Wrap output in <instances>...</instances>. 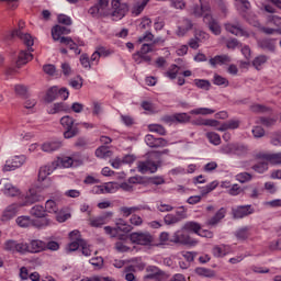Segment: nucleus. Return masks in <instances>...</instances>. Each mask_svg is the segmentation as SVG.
Wrapping results in <instances>:
<instances>
[{"instance_id":"obj_1","label":"nucleus","mask_w":281,"mask_h":281,"mask_svg":"<svg viewBox=\"0 0 281 281\" xmlns=\"http://www.w3.org/2000/svg\"><path fill=\"white\" fill-rule=\"evenodd\" d=\"M45 241L41 239H32L30 244L8 239L3 244L4 251H9L10 254H20L21 256H25V254H41V251H45Z\"/></svg>"},{"instance_id":"obj_2","label":"nucleus","mask_w":281,"mask_h":281,"mask_svg":"<svg viewBox=\"0 0 281 281\" xmlns=\"http://www.w3.org/2000/svg\"><path fill=\"white\" fill-rule=\"evenodd\" d=\"M23 27H25V23L20 22L19 30H14L11 34L3 36L2 41H12L14 36H18V38L22 41L26 47H29V52H34V48H32L34 46V37H32L29 33H22L21 30H23Z\"/></svg>"},{"instance_id":"obj_3","label":"nucleus","mask_w":281,"mask_h":281,"mask_svg":"<svg viewBox=\"0 0 281 281\" xmlns=\"http://www.w3.org/2000/svg\"><path fill=\"white\" fill-rule=\"evenodd\" d=\"M130 240L134 245L148 247L155 243V237L149 232H134L130 234Z\"/></svg>"},{"instance_id":"obj_4","label":"nucleus","mask_w":281,"mask_h":281,"mask_svg":"<svg viewBox=\"0 0 281 281\" xmlns=\"http://www.w3.org/2000/svg\"><path fill=\"white\" fill-rule=\"evenodd\" d=\"M109 0H99L97 4L91 7L88 12L94 19H101V16L109 15Z\"/></svg>"},{"instance_id":"obj_5","label":"nucleus","mask_w":281,"mask_h":281,"mask_svg":"<svg viewBox=\"0 0 281 281\" xmlns=\"http://www.w3.org/2000/svg\"><path fill=\"white\" fill-rule=\"evenodd\" d=\"M171 241L180 245H189L190 247H194L199 243L196 239H192L183 227L173 234Z\"/></svg>"},{"instance_id":"obj_6","label":"nucleus","mask_w":281,"mask_h":281,"mask_svg":"<svg viewBox=\"0 0 281 281\" xmlns=\"http://www.w3.org/2000/svg\"><path fill=\"white\" fill-rule=\"evenodd\" d=\"M112 16L114 21H120L126 16L128 4L122 3V0H112Z\"/></svg>"},{"instance_id":"obj_7","label":"nucleus","mask_w":281,"mask_h":281,"mask_svg":"<svg viewBox=\"0 0 281 281\" xmlns=\"http://www.w3.org/2000/svg\"><path fill=\"white\" fill-rule=\"evenodd\" d=\"M249 148L240 143H232L222 147V153L225 155H247Z\"/></svg>"},{"instance_id":"obj_8","label":"nucleus","mask_w":281,"mask_h":281,"mask_svg":"<svg viewBox=\"0 0 281 281\" xmlns=\"http://www.w3.org/2000/svg\"><path fill=\"white\" fill-rule=\"evenodd\" d=\"M200 4H193L190 9L191 16H195V19H201V16H205V14H212V10L210 4L205 3V0H199Z\"/></svg>"},{"instance_id":"obj_9","label":"nucleus","mask_w":281,"mask_h":281,"mask_svg":"<svg viewBox=\"0 0 281 281\" xmlns=\"http://www.w3.org/2000/svg\"><path fill=\"white\" fill-rule=\"evenodd\" d=\"M256 159L268 161L271 166H281V151L278 153H258Z\"/></svg>"},{"instance_id":"obj_10","label":"nucleus","mask_w":281,"mask_h":281,"mask_svg":"<svg viewBox=\"0 0 281 281\" xmlns=\"http://www.w3.org/2000/svg\"><path fill=\"white\" fill-rule=\"evenodd\" d=\"M203 21L207 25L209 30L215 34V36H220L221 24H218V21L212 16V13H205Z\"/></svg>"},{"instance_id":"obj_11","label":"nucleus","mask_w":281,"mask_h":281,"mask_svg":"<svg viewBox=\"0 0 281 281\" xmlns=\"http://www.w3.org/2000/svg\"><path fill=\"white\" fill-rule=\"evenodd\" d=\"M25 164V156H14L12 160H8L3 167V172H12L16 168H21Z\"/></svg>"},{"instance_id":"obj_12","label":"nucleus","mask_w":281,"mask_h":281,"mask_svg":"<svg viewBox=\"0 0 281 281\" xmlns=\"http://www.w3.org/2000/svg\"><path fill=\"white\" fill-rule=\"evenodd\" d=\"M0 186L3 187L2 192L3 194H5V196H19V194H21V191L19 190V188L10 183L9 179L4 178L0 180Z\"/></svg>"},{"instance_id":"obj_13","label":"nucleus","mask_w":281,"mask_h":281,"mask_svg":"<svg viewBox=\"0 0 281 281\" xmlns=\"http://www.w3.org/2000/svg\"><path fill=\"white\" fill-rule=\"evenodd\" d=\"M52 175V168L49 166L41 167L37 180L42 182V188H49L52 180L48 178Z\"/></svg>"},{"instance_id":"obj_14","label":"nucleus","mask_w":281,"mask_h":281,"mask_svg":"<svg viewBox=\"0 0 281 281\" xmlns=\"http://www.w3.org/2000/svg\"><path fill=\"white\" fill-rule=\"evenodd\" d=\"M233 218H245L246 216H250L254 214L255 210L251 207L250 204L248 205H240L232 210Z\"/></svg>"},{"instance_id":"obj_15","label":"nucleus","mask_w":281,"mask_h":281,"mask_svg":"<svg viewBox=\"0 0 281 281\" xmlns=\"http://www.w3.org/2000/svg\"><path fill=\"white\" fill-rule=\"evenodd\" d=\"M224 27L226 32L234 34L235 36H249V34H247V31L243 29V25L240 24V22H237L235 24L226 23L224 24Z\"/></svg>"},{"instance_id":"obj_16","label":"nucleus","mask_w":281,"mask_h":281,"mask_svg":"<svg viewBox=\"0 0 281 281\" xmlns=\"http://www.w3.org/2000/svg\"><path fill=\"white\" fill-rule=\"evenodd\" d=\"M19 207H22V206L21 204H16V203H13L7 206L2 213L1 221L3 222L12 221V218H14V216H16L19 212Z\"/></svg>"},{"instance_id":"obj_17","label":"nucleus","mask_w":281,"mask_h":281,"mask_svg":"<svg viewBox=\"0 0 281 281\" xmlns=\"http://www.w3.org/2000/svg\"><path fill=\"white\" fill-rule=\"evenodd\" d=\"M225 214H227V210H225V207H221L215 214L214 216H212L211 218H209L206 221V225L207 227H216V225L218 223H221V221H223V218H225Z\"/></svg>"},{"instance_id":"obj_18","label":"nucleus","mask_w":281,"mask_h":281,"mask_svg":"<svg viewBox=\"0 0 281 281\" xmlns=\"http://www.w3.org/2000/svg\"><path fill=\"white\" fill-rule=\"evenodd\" d=\"M32 50H30V47H27V50H21L16 60V67H23V65H27V63H30V60H32L34 58V55H32V53H30Z\"/></svg>"},{"instance_id":"obj_19","label":"nucleus","mask_w":281,"mask_h":281,"mask_svg":"<svg viewBox=\"0 0 281 281\" xmlns=\"http://www.w3.org/2000/svg\"><path fill=\"white\" fill-rule=\"evenodd\" d=\"M194 24H192V20L190 19H183L181 21V25L178 26V30L176 32L177 36H186L190 30H192Z\"/></svg>"},{"instance_id":"obj_20","label":"nucleus","mask_w":281,"mask_h":281,"mask_svg":"<svg viewBox=\"0 0 281 281\" xmlns=\"http://www.w3.org/2000/svg\"><path fill=\"white\" fill-rule=\"evenodd\" d=\"M157 164L155 161L146 160L138 164V171L142 172V175H146V172L154 173L157 170Z\"/></svg>"},{"instance_id":"obj_21","label":"nucleus","mask_w":281,"mask_h":281,"mask_svg":"<svg viewBox=\"0 0 281 281\" xmlns=\"http://www.w3.org/2000/svg\"><path fill=\"white\" fill-rule=\"evenodd\" d=\"M60 148H63V142L60 140H50L42 145V150L44 153H54L56 150H60Z\"/></svg>"},{"instance_id":"obj_22","label":"nucleus","mask_w":281,"mask_h":281,"mask_svg":"<svg viewBox=\"0 0 281 281\" xmlns=\"http://www.w3.org/2000/svg\"><path fill=\"white\" fill-rule=\"evenodd\" d=\"M71 109L64 102L55 103L48 109L49 115H56V113H69Z\"/></svg>"},{"instance_id":"obj_23","label":"nucleus","mask_w":281,"mask_h":281,"mask_svg":"<svg viewBox=\"0 0 281 281\" xmlns=\"http://www.w3.org/2000/svg\"><path fill=\"white\" fill-rule=\"evenodd\" d=\"M147 272L148 274L145 277L147 280H161L164 278V271L155 266H149Z\"/></svg>"},{"instance_id":"obj_24","label":"nucleus","mask_w":281,"mask_h":281,"mask_svg":"<svg viewBox=\"0 0 281 281\" xmlns=\"http://www.w3.org/2000/svg\"><path fill=\"white\" fill-rule=\"evenodd\" d=\"M63 34H71V30L58 24L52 29L53 41H58Z\"/></svg>"},{"instance_id":"obj_25","label":"nucleus","mask_w":281,"mask_h":281,"mask_svg":"<svg viewBox=\"0 0 281 281\" xmlns=\"http://www.w3.org/2000/svg\"><path fill=\"white\" fill-rule=\"evenodd\" d=\"M211 67H216V65H227L232 63V57L228 55H217L209 60Z\"/></svg>"},{"instance_id":"obj_26","label":"nucleus","mask_w":281,"mask_h":281,"mask_svg":"<svg viewBox=\"0 0 281 281\" xmlns=\"http://www.w3.org/2000/svg\"><path fill=\"white\" fill-rule=\"evenodd\" d=\"M240 121L238 120H229L225 123H223L220 127H216V131L225 132V131H236V128H239Z\"/></svg>"},{"instance_id":"obj_27","label":"nucleus","mask_w":281,"mask_h":281,"mask_svg":"<svg viewBox=\"0 0 281 281\" xmlns=\"http://www.w3.org/2000/svg\"><path fill=\"white\" fill-rule=\"evenodd\" d=\"M64 137L65 139H71L72 137L78 136L80 133V130L78 128V124L74 123L72 125H68L67 127H64Z\"/></svg>"},{"instance_id":"obj_28","label":"nucleus","mask_w":281,"mask_h":281,"mask_svg":"<svg viewBox=\"0 0 281 281\" xmlns=\"http://www.w3.org/2000/svg\"><path fill=\"white\" fill-rule=\"evenodd\" d=\"M258 47L266 52H276V41L269 38L258 41Z\"/></svg>"},{"instance_id":"obj_29","label":"nucleus","mask_w":281,"mask_h":281,"mask_svg":"<svg viewBox=\"0 0 281 281\" xmlns=\"http://www.w3.org/2000/svg\"><path fill=\"white\" fill-rule=\"evenodd\" d=\"M37 201H41V195L38 193L34 192V190H30L29 193L25 195L24 203L20 204L22 207L25 205H32L33 203H37Z\"/></svg>"},{"instance_id":"obj_30","label":"nucleus","mask_w":281,"mask_h":281,"mask_svg":"<svg viewBox=\"0 0 281 281\" xmlns=\"http://www.w3.org/2000/svg\"><path fill=\"white\" fill-rule=\"evenodd\" d=\"M31 216H35V218H45L47 216V211L43 207V205H35L30 211Z\"/></svg>"},{"instance_id":"obj_31","label":"nucleus","mask_w":281,"mask_h":281,"mask_svg":"<svg viewBox=\"0 0 281 281\" xmlns=\"http://www.w3.org/2000/svg\"><path fill=\"white\" fill-rule=\"evenodd\" d=\"M113 155V151L109 149V146H100L95 150V157H99L100 159H106L108 157H111Z\"/></svg>"},{"instance_id":"obj_32","label":"nucleus","mask_w":281,"mask_h":281,"mask_svg":"<svg viewBox=\"0 0 281 281\" xmlns=\"http://www.w3.org/2000/svg\"><path fill=\"white\" fill-rule=\"evenodd\" d=\"M182 229H186V232H193V234H198L201 232V224L198 222H187Z\"/></svg>"},{"instance_id":"obj_33","label":"nucleus","mask_w":281,"mask_h":281,"mask_svg":"<svg viewBox=\"0 0 281 281\" xmlns=\"http://www.w3.org/2000/svg\"><path fill=\"white\" fill-rule=\"evenodd\" d=\"M146 5H148V0H142L136 2L133 5L132 13L135 14V16H139V14L144 12V9L146 8Z\"/></svg>"},{"instance_id":"obj_34","label":"nucleus","mask_w":281,"mask_h":281,"mask_svg":"<svg viewBox=\"0 0 281 281\" xmlns=\"http://www.w3.org/2000/svg\"><path fill=\"white\" fill-rule=\"evenodd\" d=\"M15 223L19 227H32V225H34V220L30 218V216H19L15 220Z\"/></svg>"},{"instance_id":"obj_35","label":"nucleus","mask_w":281,"mask_h":281,"mask_svg":"<svg viewBox=\"0 0 281 281\" xmlns=\"http://www.w3.org/2000/svg\"><path fill=\"white\" fill-rule=\"evenodd\" d=\"M252 170H255V172H258L259 175H265V172L269 170V161L265 160L257 162L252 166Z\"/></svg>"},{"instance_id":"obj_36","label":"nucleus","mask_w":281,"mask_h":281,"mask_svg":"<svg viewBox=\"0 0 281 281\" xmlns=\"http://www.w3.org/2000/svg\"><path fill=\"white\" fill-rule=\"evenodd\" d=\"M193 82L198 89H202L203 91H210L212 88V83L207 79H194Z\"/></svg>"},{"instance_id":"obj_37","label":"nucleus","mask_w":281,"mask_h":281,"mask_svg":"<svg viewBox=\"0 0 281 281\" xmlns=\"http://www.w3.org/2000/svg\"><path fill=\"white\" fill-rule=\"evenodd\" d=\"M52 225V220L47 218V216L42 217V220H33V227L37 229H43V227H49Z\"/></svg>"},{"instance_id":"obj_38","label":"nucleus","mask_w":281,"mask_h":281,"mask_svg":"<svg viewBox=\"0 0 281 281\" xmlns=\"http://www.w3.org/2000/svg\"><path fill=\"white\" fill-rule=\"evenodd\" d=\"M214 113H216V110L210 108H198L190 111L191 115H212Z\"/></svg>"},{"instance_id":"obj_39","label":"nucleus","mask_w":281,"mask_h":281,"mask_svg":"<svg viewBox=\"0 0 281 281\" xmlns=\"http://www.w3.org/2000/svg\"><path fill=\"white\" fill-rule=\"evenodd\" d=\"M235 236H236L237 240H247V238H249V236H250L249 227L245 226V227L237 229L235 232Z\"/></svg>"},{"instance_id":"obj_40","label":"nucleus","mask_w":281,"mask_h":281,"mask_svg":"<svg viewBox=\"0 0 281 281\" xmlns=\"http://www.w3.org/2000/svg\"><path fill=\"white\" fill-rule=\"evenodd\" d=\"M92 191L94 194H104L113 192V184H105V186H95L93 187Z\"/></svg>"},{"instance_id":"obj_41","label":"nucleus","mask_w":281,"mask_h":281,"mask_svg":"<svg viewBox=\"0 0 281 281\" xmlns=\"http://www.w3.org/2000/svg\"><path fill=\"white\" fill-rule=\"evenodd\" d=\"M90 227H102L106 225V216H98L89 220Z\"/></svg>"},{"instance_id":"obj_42","label":"nucleus","mask_w":281,"mask_h":281,"mask_svg":"<svg viewBox=\"0 0 281 281\" xmlns=\"http://www.w3.org/2000/svg\"><path fill=\"white\" fill-rule=\"evenodd\" d=\"M206 138L209 139L210 144H213V146H221V135H218L216 132H207Z\"/></svg>"},{"instance_id":"obj_43","label":"nucleus","mask_w":281,"mask_h":281,"mask_svg":"<svg viewBox=\"0 0 281 281\" xmlns=\"http://www.w3.org/2000/svg\"><path fill=\"white\" fill-rule=\"evenodd\" d=\"M54 100H58V87L50 88L46 93V102L52 103Z\"/></svg>"},{"instance_id":"obj_44","label":"nucleus","mask_w":281,"mask_h":281,"mask_svg":"<svg viewBox=\"0 0 281 281\" xmlns=\"http://www.w3.org/2000/svg\"><path fill=\"white\" fill-rule=\"evenodd\" d=\"M213 85L217 87H229V80L221 75H214L213 77Z\"/></svg>"},{"instance_id":"obj_45","label":"nucleus","mask_w":281,"mask_h":281,"mask_svg":"<svg viewBox=\"0 0 281 281\" xmlns=\"http://www.w3.org/2000/svg\"><path fill=\"white\" fill-rule=\"evenodd\" d=\"M267 60H269V57H267L266 55H259L252 60V66L255 67V69L260 71V67H262V65H265Z\"/></svg>"},{"instance_id":"obj_46","label":"nucleus","mask_w":281,"mask_h":281,"mask_svg":"<svg viewBox=\"0 0 281 281\" xmlns=\"http://www.w3.org/2000/svg\"><path fill=\"white\" fill-rule=\"evenodd\" d=\"M213 256H215V258H223V257L227 256V248L225 247V245L214 246L213 247Z\"/></svg>"},{"instance_id":"obj_47","label":"nucleus","mask_w":281,"mask_h":281,"mask_svg":"<svg viewBox=\"0 0 281 281\" xmlns=\"http://www.w3.org/2000/svg\"><path fill=\"white\" fill-rule=\"evenodd\" d=\"M82 245H85V239H82V238L72 239V241L68 246V250L69 251H78V249H80L82 247Z\"/></svg>"},{"instance_id":"obj_48","label":"nucleus","mask_w":281,"mask_h":281,"mask_svg":"<svg viewBox=\"0 0 281 281\" xmlns=\"http://www.w3.org/2000/svg\"><path fill=\"white\" fill-rule=\"evenodd\" d=\"M195 124H198V126H213L214 128H216L218 127L221 122H218L217 120H198Z\"/></svg>"},{"instance_id":"obj_49","label":"nucleus","mask_w":281,"mask_h":281,"mask_svg":"<svg viewBox=\"0 0 281 281\" xmlns=\"http://www.w3.org/2000/svg\"><path fill=\"white\" fill-rule=\"evenodd\" d=\"M159 43V40H154L151 44H143L140 47V50H138L139 54H150V52L154 50L155 45Z\"/></svg>"},{"instance_id":"obj_50","label":"nucleus","mask_w":281,"mask_h":281,"mask_svg":"<svg viewBox=\"0 0 281 281\" xmlns=\"http://www.w3.org/2000/svg\"><path fill=\"white\" fill-rule=\"evenodd\" d=\"M195 273L204 278H214V270L207 268H196Z\"/></svg>"},{"instance_id":"obj_51","label":"nucleus","mask_w":281,"mask_h":281,"mask_svg":"<svg viewBox=\"0 0 281 281\" xmlns=\"http://www.w3.org/2000/svg\"><path fill=\"white\" fill-rule=\"evenodd\" d=\"M44 210L49 214H56V212H58V205H56V202L54 200H48L45 204Z\"/></svg>"},{"instance_id":"obj_52","label":"nucleus","mask_w":281,"mask_h":281,"mask_svg":"<svg viewBox=\"0 0 281 281\" xmlns=\"http://www.w3.org/2000/svg\"><path fill=\"white\" fill-rule=\"evenodd\" d=\"M254 177L249 172H240L236 176V181H239V183H247L251 181Z\"/></svg>"},{"instance_id":"obj_53","label":"nucleus","mask_w":281,"mask_h":281,"mask_svg":"<svg viewBox=\"0 0 281 281\" xmlns=\"http://www.w3.org/2000/svg\"><path fill=\"white\" fill-rule=\"evenodd\" d=\"M190 115L188 113H176L175 120L178 122V124H188L190 122Z\"/></svg>"},{"instance_id":"obj_54","label":"nucleus","mask_w":281,"mask_h":281,"mask_svg":"<svg viewBox=\"0 0 281 281\" xmlns=\"http://www.w3.org/2000/svg\"><path fill=\"white\" fill-rule=\"evenodd\" d=\"M165 225H177V223H181L180 218L177 217L175 214H167L164 217Z\"/></svg>"},{"instance_id":"obj_55","label":"nucleus","mask_w":281,"mask_h":281,"mask_svg":"<svg viewBox=\"0 0 281 281\" xmlns=\"http://www.w3.org/2000/svg\"><path fill=\"white\" fill-rule=\"evenodd\" d=\"M97 52L99 53V56L102 58H106L113 54V49L106 48L104 46L97 47Z\"/></svg>"},{"instance_id":"obj_56","label":"nucleus","mask_w":281,"mask_h":281,"mask_svg":"<svg viewBox=\"0 0 281 281\" xmlns=\"http://www.w3.org/2000/svg\"><path fill=\"white\" fill-rule=\"evenodd\" d=\"M149 131L151 133H158V135H166V127L159 124L149 125Z\"/></svg>"},{"instance_id":"obj_57","label":"nucleus","mask_w":281,"mask_h":281,"mask_svg":"<svg viewBox=\"0 0 281 281\" xmlns=\"http://www.w3.org/2000/svg\"><path fill=\"white\" fill-rule=\"evenodd\" d=\"M60 124L64 128H66L67 126H72V124H76V120L69 115H66L60 119Z\"/></svg>"},{"instance_id":"obj_58","label":"nucleus","mask_w":281,"mask_h":281,"mask_svg":"<svg viewBox=\"0 0 281 281\" xmlns=\"http://www.w3.org/2000/svg\"><path fill=\"white\" fill-rule=\"evenodd\" d=\"M14 91L16 95H21L22 98H25V95H27V88L24 85H15Z\"/></svg>"},{"instance_id":"obj_59","label":"nucleus","mask_w":281,"mask_h":281,"mask_svg":"<svg viewBox=\"0 0 281 281\" xmlns=\"http://www.w3.org/2000/svg\"><path fill=\"white\" fill-rule=\"evenodd\" d=\"M44 74H47V76H55L56 75V66L52 64H46L43 66Z\"/></svg>"},{"instance_id":"obj_60","label":"nucleus","mask_w":281,"mask_h":281,"mask_svg":"<svg viewBox=\"0 0 281 281\" xmlns=\"http://www.w3.org/2000/svg\"><path fill=\"white\" fill-rule=\"evenodd\" d=\"M133 271H135V266H128L125 268V280L133 281L135 280V274H133Z\"/></svg>"},{"instance_id":"obj_61","label":"nucleus","mask_w":281,"mask_h":281,"mask_svg":"<svg viewBox=\"0 0 281 281\" xmlns=\"http://www.w3.org/2000/svg\"><path fill=\"white\" fill-rule=\"evenodd\" d=\"M58 23H61V25H71V18L65 14H59L57 16Z\"/></svg>"},{"instance_id":"obj_62","label":"nucleus","mask_w":281,"mask_h":281,"mask_svg":"<svg viewBox=\"0 0 281 281\" xmlns=\"http://www.w3.org/2000/svg\"><path fill=\"white\" fill-rule=\"evenodd\" d=\"M251 132L254 137H256L257 139L260 137H265V128H262L261 126H255Z\"/></svg>"},{"instance_id":"obj_63","label":"nucleus","mask_w":281,"mask_h":281,"mask_svg":"<svg viewBox=\"0 0 281 281\" xmlns=\"http://www.w3.org/2000/svg\"><path fill=\"white\" fill-rule=\"evenodd\" d=\"M270 144H272V146H281V132L272 135Z\"/></svg>"},{"instance_id":"obj_64","label":"nucleus","mask_w":281,"mask_h":281,"mask_svg":"<svg viewBox=\"0 0 281 281\" xmlns=\"http://www.w3.org/2000/svg\"><path fill=\"white\" fill-rule=\"evenodd\" d=\"M80 281H115V280L109 277H92V278L81 279Z\"/></svg>"}]
</instances>
